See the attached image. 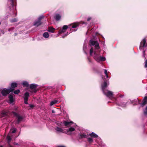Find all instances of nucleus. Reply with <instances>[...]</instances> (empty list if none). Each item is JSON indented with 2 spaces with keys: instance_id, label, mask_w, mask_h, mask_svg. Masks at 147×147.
<instances>
[{
  "instance_id": "1",
  "label": "nucleus",
  "mask_w": 147,
  "mask_h": 147,
  "mask_svg": "<svg viewBox=\"0 0 147 147\" xmlns=\"http://www.w3.org/2000/svg\"><path fill=\"white\" fill-rule=\"evenodd\" d=\"M90 46L94 45L95 50H93V48H91L90 49V53L91 56L93 57L94 59L98 62H99V59L100 57L99 53L100 51L98 50L100 49L99 44L97 41H95L92 39L90 40Z\"/></svg>"
},
{
  "instance_id": "2",
  "label": "nucleus",
  "mask_w": 147,
  "mask_h": 147,
  "mask_svg": "<svg viewBox=\"0 0 147 147\" xmlns=\"http://www.w3.org/2000/svg\"><path fill=\"white\" fill-rule=\"evenodd\" d=\"M79 24L78 22H76L72 23L69 25L68 26L67 25H64L62 28L64 30H65L68 28H70V30L72 31H76L77 30V27L79 25Z\"/></svg>"
},
{
  "instance_id": "3",
  "label": "nucleus",
  "mask_w": 147,
  "mask_h": 147,
  "mask_svg": "<svg viewBox=\"0 0 147 147\" xmlns=\"http://www.w3.org/2000/svg\"><path fill=\"white\" fill-rule=\"evenodd\" d=\"M9 3V9L11 11H14L16 9L15 4L16 3V0H8Z\"/></svg>"
},
{
  "instance_id": "4",
  "label": "nucleus",
  "mask_w": 147,
  "mask_h": 147,
  "mask_svg": "<svg viewBox=\"0 0 147 147\" xmlns=\"http://www.w3.org/2000/svg\"><path fill=\"white\" fill-rule=\"evenodd\" d=\"M62 123H59L57 124V126L55 127V129L58 133H65L66 131L61 126Z\"/></svg>"
},
{
  "instance_id": "5",
  "label": "nucleus",
  "mask_w": 147,
  "mask_h": 147,
  "mask_svg": "<svg viewBox=\"0 0 147 147\" xmlns=\"http://www.w3.org/2000/svg\"><path fill=\"white\" fill-rule=\"evenodd\" d=\"M14 89V88H11L9 89L4 88L1 91V93L3 96H6L11 92H13Z\"/></svg>"
},
{
  "instance_id": "6",
  "label": "nucleus",
  "mask_w": 147,
  "mask_h": 147,
  "mask_svg": "<svg viewBox=\"0 0 147 147\" xmlns=\"http://www.w3.org/2000/svg\"><path fill=\"white\" fill-rule=\"evenodd\" d=\"M12 113L13 115L16 117L17 119V121L15 123L16 124H19L20 122L23 119V118L22 117L14 112L13 111Z\"/></svg>"
},
{
  "instance_id": "7",
  "label": "nucleus",
  "mask_w": 147,
  "mask_h": 147,
  "mask_svg": "<svg viewBox=\"0 0 147 147\" xmlns=\"http://www.w3.org/2000/svg\"><path fill=\"white\" fill-rule=\"evenodd\" d=\"M103 92L105 95L110 99H111L113 97V92L107 90L104 91Z\"/></svg>"
},
{
  "instance_id": "8",
  "label": "nucleus",
  "mask_w": 147,
  "mask_h": 147,
  "mask_svg": "<svg viewBox=\"0 0 147 147\" xmlns=\"http://www.w3.org/2000/svg\"><path fill=\"white\" fill-rule=\"evenodd\" d=\"M44 17V16L42 15L39 17L38 19V20H36L34 22L33 25L36 26H38L42 24L41 20Z\"/></svg>"
},
{
  "instance_id": "9",
  "label": "nucleus",
  "mask_w": 147,
  "mask_h": 147,
  "mask_svg": "<svg viewBox=\"0 0 147 147\" xmlns=\"http://www.w3.org/2000/svg\"><path fill=\"white\" fill-rule=\"evenodd\" d=\"M146 40L144 38L141 42L139 49L140 50L142 49L143 48L147 47V43H146Z\"/></svg>"
},
{
  "instance_id": "10",
  "label": "nucleus",
  "mask_w": 147,
  "mask_h": 147,
  "mask_svg": "<svg viewBox=\"0 0 147 147\" xmlns=\"http://www.w3.org/2000/svg\"><path fill=\"white\" fill-rule=\"evenodd\" d=\"M102 78L103 79V80L104 81V82L103 84H101V87H102V92H103L104 91H105L106 90L105 89L106 87H107V82H106V80L105 78H104L103 77H102Z\"/></svg>"
},
{
  "instance_id": "11",
  "label": "nucleus",
  "mask_w": 147,
  "mask_h": 147,
  "mask_svg": "<svg viewBox=\"0 0 147 147\" xmlns=\"http://www.w3.org/2000/svg\"><path fill=\"white\" fill-rule=\"evenodd\" d=\"M79 135L80 138L81 139L87 138L89 136V135L88 134L85 133L83 132H80L79 134Z\"/></svg>"
},
{
  "instance_id": "12",
  "label": "nucleus",
  "mask_w": 147,
  "mask_h": 147,
  "mask_svg": "<svg viewBox=\"0 0 147 147\" xmlns=\"http://www.w3.org/2000/svg\"><path fill=\"white\" fill-rule=\"evenodd\" d=\"M54 18L56 21H58L60 20L61 16L60 14L57 13L55 15Z\"/></svg>"
},
{
  "instance_id": "13",
  "label": "nucleus",
  "mask_w": 147,
  "mask_h": 147,
  "mask_svg": "<svg viewBox=\"0 0 147 147\" xmlns=\"http://www.w3.org/2000/svg\"><path fill=\"white\" fill-rule=\"evenodd\" d=\"M8 112L9 111L8 110H3L1 113V116L3 117L7 116L8 113Z\"/></svg>"
},
{
  "instance_id": "14",
  "label": "nucleus",
  "mask_w": 147,
  "mask_h": 147,
  "mask_svg": "<svg viewBox=\"0 0 147 147\" xmlns=\"http://www.w3.org/2000/svg\"><path fill=\"white\" fill-rule=\"evenodd\" d=\"M63 122L65 125L67 127L69 126L71 123H73L72 121L69 122L65 121H63Z\"/></svg>"
},
{
  "instance_id": "15",
  "label": "nucleus",
  "mask_w": 147,
  "mask_h": 147,
  "mask_svg": "<svg viewBox=\"0 0 147 147\" xmlns=\"http://www.w3.org/2000/svg\"><path fill=\"white\" fill-rule=\"evenodd\" d=\"M74 130L75 129L73 127H71L69 129H67L66 131H66L65 133L69 134V132H71L74 131Z\"/></svg>"
},
{
  "instance_id": "16",
  "label": "nucleus",
  "mask_w": 147,
  "mask_h": 147,
  "mask_svg": "<svg viewBox=\"0 0 147 147\" xmlns=\"http://www.w3.org/2000/svg\"><path fill=\"white\" fill-rule=\"evenodd\" d=\"M7 143L8 144L9 147H13L10 144V142L11 140V138L10 136H7Z\"/></svg>"
},
{
  "instance_id": "17",
  "label": "nucleus",
  "mask_w": 147,
  "mask_h": 147,
  "mask_svg": "<svg viewBox=\"0 0 147 147\" xmlns=\"http://www.w3.org/2000/svg\"><path fill=\"white\" fill-rule=\"evenodd\" d=\"M9 99L10 103H12L14 101V100L13 98V96L12 94H9Z\"/></svg>"
},
{
  "instance_id": "18",
  "label": "nucleus",
  "mask_w": 147,
  "mask_h": 147,
  "mask_svg": "<svg viewBox=\"0 0 147 147\" xmlns=\"http://www.w3.org/2000/svg\"><path fill=\"white\" fill-rule=\"evenodd\" d=\"M38 85L35 84H32L30 86V88L36 89Z\"/></svg>"
},
{
  "instance_id": "19",
  "label": "nucleus",
  "mask_w": 147,
  "mask_h": 147,
  "mask_svg": "<svg viewBox=\"0 0 147 147\" xmlns=\"http://www.w3.org/2000/svg\"><path fill=\"white\" fill-rule=\"evenodd\" d=\"M55 29L52 27H49L48 28V31L49 32L53 33L54 32Z\"/></svg>"
},
{
  "instance_id": "20",
  "label": "nucleus",
  "mask_w": 147,
  "mask_h": 147,
  "mask_svg": "<svg viewBox=\"0 0 147 147\" xmlns=\"http://www.w3.org/2000/svg\"><path fill=\"white\" fill-rule=\"evenodd\" d=\"M22 85L24 87H28L29 86V84L28 82L26 81H24L22 82Z\"/></svg>"
},
{
  "instance_id": "21",
  "label": "nucleus",
  "mask_w": 147,
  "mask_h": 147,
  "mask_svg": "<svg viewBox=\"0 0 147 147\" xmlns=\"http://www.w3.org/2000/svg\"><path fill=\"white\" fill-rule=\"evenodd\" d=\"M91 137L94 138H96L98 137V136L94 132H92V133L90 134L89 135Z\"/></svg>"
},
{
  "instance_id": "22",
  "label": "nucleus",
  "mask_w": 147,
  "mask_h": 147,
  "mask_svg": "<svg viewBox=\"0 0 147 147\" xmlns=\"http://www.w3.org/2000/svg\"><path fill=\"white\" fill-rule=\"evenodd\" d=\"M24 99H28V98L29 96V93L28 92H26L24 95Z\"/></svg>"
},
{
  "instance_id": "23",
  "label": "nucleus",
  "mask_w": 147,
  "mask_h": 147,
  "mask_svg": "<svg viewBox=\"0 0 147 147\" xmlns=\"http://www.w3.org/2000/svg\"><path fill=\"white\" fill-rule=\"evenodd\" d=\"M18 84L16 82H13L11 84V88H15L17 86Z\"/></svg>"
},
{
  "instance_id": "24",
  "label": "nucleus",
  "mask_w": 147,
  "mask_h": 147,
  "mask_svg": "<svg viewBox=\"0 0 147 147\" xmlns=\"http://www.w3.org/2000/svg\"><path fill=\"white\" fill-rule=\"evenodd\" d=\"M29 91L32 93H35L37 92V90L36 89L30 88Z\"/></svg>"
},
{
  "instance_id": "25",
  "label": "nucleus",
  "mask_w": 147,
  "mask_h": 147,
  "mask_svg": "<svg viewBox=\"0 0 147 147\" xmlns=\"http://www.w3.org/2000/svg\"><path fill=\"white\" fill-rule=\"evenodd\" d=\"M43 36L46 38H48L49 36V34L48 32H45L43 34Z\"/></svg>"
},
{
  "instance_id": "26",
  "label": "nucleus",
  "mask_w": 147,
  "mask_h": 147,
  "mask_svg": "<svg viewBox=\"0 0 147 147\" xmlns=\"http://www.w3.org/2000/svg\"><path fill=\"white\" fill-rule=\"evenodd\" d=\"M99 59V62L100 61H105L106 60V59L105 57H101L100 56Z\"/></svg>"
},
{
  "instance_id": "27",
  "label": "nucleus",
  "mask_w": 147,
  "mask_h": 147,
  "mask_svg": "<svg viewBox=\"0 0 147 147\" xmlns=\"http://www.w3.org/2000/svg\"><path fill=\"white\" fill-rule=\"evenodd\" d=\"M58 101L57 100H54L52 101L50 103V105L52 106L53 105L56 104L58 102Z\"/></svg>"
},
{
  "instance_id": "28",
  "label": "nucleus",
  "mask_w": 147,
  "mask_h": 147,
  "mask_svg": "<svg viewBox=\"0 0 147 147\" xmlns=\"http://www.w3.org/2000/svg\"><path fill=\"white\" fill-rule=\"evenodd\" d=\"M88 141L90 143H91L93 141V139L92 138H88Z\"/></svg>"
},
{
  "instance_id": "29",
  "label": "nucleus",
  "mask_w": 147,
  "mask_h": 147,
  "mask_svg": "<svg viewBox=\"0 0 147 147\" xmlns=\"http://www.w3.org/2000/svg\"><path fill=\"white\" fill-rule=\"evenodd\" d=\"M104 71V73L105 75V76L106 78H109V76L108 75V72L106 69H103Z\"/></svg>"
},
{
  "instance_id": "30",
  "label": "nucleus",
  "mask_w": 147,
  "mask_h": 147,
  "mask_svg": "<svg viewBox=\"0 0 147 147\" xmlns=\"http://www.w3.org/2000/svg\"><path fill=\"white\" fill-rule=\"evenodd\" d=\"M147 103V100H144V101L142 104H141V106L142 107H143Z\"/></svg>"
},
{
  "instance_id": "31",
  "label": "nucleus",
  "mask_w": 147,
  "mask_h": 147,
  "mask_svg": "<svg viewBox=\"0 0 147 147\" xmlns=\"http://www.w3.org/2000/svg\"><path fill=\"white\" fill-rule=\"evenodd\" d=\"M143 112L144 115H147V106L146 107L145 109L144 110Z\"/></svg>"
},
{
  "instance_id": "32",
  "label": "nucleus",
  "mask_w": 147,
  "mask_h": 147,
  "mask_svg": "<svg viewBox=\"0 0 147 147\" xmlns=\"http://www.w3.org/2000/svg\"><path fill=\"white\" fill-rule=\"evenodd\" d=\"M65 30H64L63 28H62L61 30H60L59 32V34H61L65 32Z\"/></svg>"
},
{
  "instance_id": "33",
  "label": "nucleus",
  "mask_w": 147,
  "mask_h": 147,
  "mask_svg": "<svg viewBox=\"0 0 147 147\" xmlns=\"http://www.w3.org/2000/svg\"><path fill=\"white\" fill-rule=\"evenodd\" d=\"M20 92V90H19L18 89L15 90L13 92L15 94H18Z\"/></svg>"
},
{
  "instance_id": "34",
  "label": "nucleus",
  "mask_w": 147,
  "mask_h": 147,
  "mask_svg": "<svg viewBox=\"0 0 147 147\" xmlns=\"http://www.w3.org/2000/svg\"><path fill=\"white\" fill-rule=\"evenodd\" d=\"M119 105L122 107H124L126 106V104L124 103H121L120 105Z\"/></svg>"
},
{
  "instance_id": "35",
  "label": "nucleus",
  "mask_w": 147,
  "mask_h": 147,
  "mask_svg": "<svg viewBox=\"0 0 147 147\" xmlns=\"http://www.w3.org/2000/svg\"><path fill=\"white\" fill-rule=\"evenodd\" d=\"M17 21V20L16 18H14L11 20V22H15Z\"/></svg>"
},
{
  "instance_id": "36",
  "label": "nucleus",
  "mask_w": 147,
  "mask_h": 147,
  "mask_svg": "<svg viewBox=\"0 0 147 147\" xmlns=\"http://www.w3.org/2000/svg\"><path fill=\"white\" fill-rule=\"evenodd\" d=\"M16 128H13L11 132L13 134L16 132Z\"/></svg>"
},
{
  "instance_id": "37",
  "label": "nucleus",
  "mask_w": 147,
  "mask_h": 147,
  "mask_svg": "<svg viewBox=\"0 0 147 147\" xmlns=\"http://www.w3.org/2000/svg\"><path fill=\"white\" fill-rule=\"evenodd\" d=\"M145 67H147V60H146L145 62Z\"/></svg>"
},
{
  "instance_id": "38",
  "label": "nucleus",
  "mask_w": 147,
  "mask_h": 147,
  "mask_svg": "<svg viewBox=\"0 0 147 147\" xmlns=\"http://www.w3.org/2000/svg\"><path fill=\"white\" fill-rule=\"evenodd\" d=\"M28 99H24V102L26 104H28V103L27 102Z\"/></svg>"
},
{
  "instance_id": "39",
  "label": "nucleus",
  "mask_w": 147,
  "mask_h": 147,
  "mask_svg": "<svg viewBox=\"0 0 147 147\" xmlns=\"http://www.w3.org/2000/svg\"><path fill=\"white\" fill-rule=\"evenodd\" d=\"M29 106L30 107L32 108L34 107V105L30 104L29 105Z\"/></svg>"
},
{
  "instance_id": "40",
  "label": "nucleus",
  "mask_w": 147,
  "mask_h": 147,
  "mask_svg": "<svg viewBox=\"0 0 147 147\" xmlns=\"http://www.w3.org/2000/svg\"><path fill=\"white\" fill-rule=\"evenodd\" d=\"M91 19V17H89L87 19V21H89Z\"/></svg>"
},
{
  "instance_id": "41",
  "label": "nucleus",
  "mask_w": 147,
  "mask_h": 147,
  "mask_svg": "<svg viewBox=\"0 0 147 147\" xmlns=\"http://www.w3.org/2000/svg\"><path fill=\"white\" fill-rule=\"evenodd\" d=\"M86 45H85V44H84V47H83V49H84H84L85 48H86Z\"/></svg>"
},
{
  "instance_id": "42",
  "label": "nucleus",
  "mask_w": 147,
  "mask_h": 147,
  "mask_svg": "<svg viewBox=\"0 0 147 147\" xmlns=\"http://www.w3.org/2000/svg\"><path fill=\"white\" fill-rule=\"evenodd\" d=\"M88 60L89 61V62H90V63L92 62V61H91V60L90 59V58H89L88 57Z\"/></svg>"
},
{
  "instance_id": "43",
  "label": "nucleus",
  "mask_w": 147,
  "mask_h": 147,
  "mask_svg": "<svg viewBox=\"0 0 147 147\" xmlns=\"http://www.w3.org/2000/svg\"><path fill=\"white\" fill-rule=\"evenodd\" d=\"M69 34V33L68 32H67L65 34V36H67L68 34Z\"/></svg>"
},
{
  "instance_id": "44",
  "label": "nucleus",
  "mask_w": 147,
  "mask_h": 147,
  "mask_svg": "<svg viewBox=\"0 0 147 147\" xmlns=\"http://www.w3.org/2000/svg\"><path fill=\"white\" fill-rule=\"evenodd\" d=\"M145 52V51H144V50H143V55H144V56H145V54H144Z\"/></svg>"
},
{
  "instance_id": "45",
  "label": "nucleus",
  "mask_w": 147,
  "mask_h": 147,
  "mask_svg": "<svg viewBox=\"0 0 147 147\" xmlns=\"http://www.w3.org/2000/svg\"><path fill=\"white\" fill-rule=\"evenodd\" d=\"M52 113H55V111L54 110H52Z\"/></svg>"
},
{
  "instance_id": "46",
  "label": "nucleus",
  "mask_w": 147,
  "mask_h": 147,
  "mask_svg": "<svg viewBox=\"0 0 147 147\" xmlns=\"http://www.w3.org/2000/svg\"><path fill=\"white\" fill-rule=\"evenodd\" d=\"M82 24H85L86 25L87 24V23H85V22H82Z\"/></svg>"
},
{
  "instance_id": "47",
  "label": "nucleus",
  "mask_w": 147,
  "mask_h": 147,
  "mask_svg": "<svg viewBox=\"0 0 147 147\" xmlns=\"http://www.w3.org/2000/svg\"><path fill=\"white\" fill-rule=\"evenodd\" d=\"M62 38H64L65 36V34L63 35H62Z\"/></svg>"
},
{
  "instance_id": "48",
  "label": "nucleus",
  "mask_w": 147,
  "mask_h": 147,
  "mask_svg": "<svg viewBox=\"0 0 147 147\" xmlns=\"http://www.w3.org/2000/svg\"><path fill=\"white\" fill-rule=\"evenodd\" d=\"M17 109V108L15 107H14V109L15 110H16Z\"/></svg>"
},
{
  "instance_id": "49",
  "label": "nucleus",
  "mask_w": 147,
  "mask_h": 147,
  "mask_svg": "<svg viewBox=\"0 0 147 147\" xmlns=\"http://www.w3.org/2000/svg\"><path fill=\"white\" fill-rule=\"evenodd\" d=\"M1 32L3 34H4V33L3 32V31L2 30H1Z\"/></svg>"
},
{
  "instance_id": "50",
  "label": "nucleus",
  "mask_w": 147,
  "mask_h": 147,
  "mask_svg": "<svg viewBox=\"0 0 147 147\" xmlns=\"http://www.w3.org/2000/svg\"><path fill=\"white\" fill-rule=\"evenodd\" d=\"M14 144L16 145H18V143H14Z\"/></svg>"
},
{
  "instance_id": "51",
  "label": "nucleus",
  "mask_w": 147,
  "mask_h": 147,
  "mask_svg": "<svg viewBox=\"0 0 147 147\" xmlns=\"http://www.w3.org/2000/svg\"><path fill=\"white\" fill-rule=\"evenodd\" d=\"M58 147H65L64 146H59Z\"/></svg>"
},
{
  "instance_id": "52",
  "label": "nucleus",
  "mask_w": 147,
  "mask_h": 147,
  "mask_svg": "<svg viewBox=\"0 0 147 147\" xmlns=\"http://www.w3.org/2000/svg\"><path fill=\"white\" fill-rule=\"evenodd\" d=\"M0 147H3L2 146L0 145Z\"/></svg>"
},
{
  "instance_id": "53",
  "label": "nucleus",
  "mask_w": 147,
  "mask_h": 147,
  "mask_svg": "<svg viewBox=\"0 0 147 147\" xmlns=\"http://www.w3.org/2000/svg\"><path fill=\"white\" fill-rule=\"evenodd\" d=\"M1 22H0V25L1 24Z\"/></svg>"
},
{
  "instance_id": "54",
  "label": "nucleus",
  "mask_w": 147,
  "mask_h": 147,
  "mask_svg": "<svg viewBox=\"0 0 147 147\" xmlns=\"http://www.w3.org/2000/svg\"><path fill=\"white\" fill-rule=\"evenodd\" d=\"M15 35H16V34H15Z\"/></svg>"
}]
</instances>
